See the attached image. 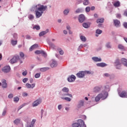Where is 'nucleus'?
Returning a JSON list of instances; mask_svg holds the SVG:
<instances>
[{"label":"nucleus","mask_w":127,"mask_h":127,"mask_svg":"<svg viewBox=\"0 0 127 127\" xmlns=\"http://www.w3.org/2000/svg\"><path fill=\"white\" fill-rule=\"evenodd\" d=\"M34 9H36L35 11L36 17H37V18H39V17H40L43 14V11H45V10L47 9V6L38 4L33 6L31 9V11H32L34 10Z\"/></svg>","instance_id":"f257e3e1"},{"label":"nucleus","mask_w":127,"mask_h":127,"mask_svg":"<svg viewBox=\"0 0 127 127\" xmlns=\"http://www.w3.org/2000/svg\"><path fill=\"white\" fill-rule=\"evenodd\" d=\"M107 97L108 93L104 92L103 93H100L95 97V102H99L101 99H102V100H105V99H107Z\"/></svg>","instance_id":"f03ea898"},{"label":"nucleus","mask_w":127,"mask_h":127,"mask_svg":"<svg viewBox=\"0 0 127 127\" xmlns=\"http://www.w3.org/2000/svg\"><path fill=\"white\" fill-rule=\"evenodd\" d=\"M19 59V56H15L13 57L12 59H11L9 61L11 64H14V63H16L17 62V60Z\"/></svg>","instance_id":"7ed1b4c3"},{"label":"nucleus","mask_w":127,"mask_h":127,"mask_svg":"<svg viewBox=\"0 0 127 127\" xmlns=\"http://www.w3.org/2000/svg\"><path fill=\"white\" fill-rule=\"evenodd\" d=\"M42 102V100L41 99L39 98L38 99H37L36 101H35L32 106V107H37L38 105H40L41 104V102Z\"/></svg>","instance_id":"20e7f679"},{"label":"nucleus","mask_w":127,"mask_h":127,"mask_svg":"<svg viewBox=\"0 0 127 127\" xmlns=\"http://www.w3.org/2000/svg\"><path fill=\"white\" fill-rule=\"evenodd\" d=\"M119 95L121 98H127V90H123L119 92Z\"/></svg>","instance_id":"39448f33"},{"label":"nucleus","mask_w":127,"mask_h":127,"mask_svg":"<svg viewBox=\"0 0 127 127\" xmlns=\"http://www.w3.org/2000/svg\"><path fill=\"white\" fill-rule=\"evenodd\" d=\"M2 71L4 73H8L10 71V66H5L2 68Z\"/></svg>","instance_id":"423d86ee"},{"label":"nucleus","mask_w":127,"mask_h":127,"mask_svg":"<svg viewBox=\"0 0 127 127\" xmlns=\"http://www.w3.org/2000/svg\"><path fill=\"white\" fill-rule=\"evenodd\" d=\"M115 26L116 27H120L121 26V22L118 19H114L113 20Z\"/></svg>","instance_id":"0eeeda50"},{"label":"nucleus","mask_w":127,"mask_h":127,"mask_svg":"<svg viewBox=\"0 0 127 127\" xmlns=\"http://www.w3.org/2000/svg\"><path fill=\"white\" fill-rule=\"evenodd\" d=\"M76 76L78 78H83L85 76V72L80 71L76 74Z\"/></svg>","instance_id":"6e6552de"},{"label":"nucleus","mask_w":127,"mask_h":127,"mask_svg":"<svg viewBox=\"0 0 127 127\" xmlns=\"http://www.w3.org/2000/svg\"><path fill=\"white\" fill-rule=\"evenodd\" d=\"M78 123L80 127H86L84 121L81 119L78 120Z\"/></svg>","instance_id":"1a4fd4ad"},{"label":"nucleus","mask_w":127,"mask_h":127,"mask_svg":"<svg viewBox=\"0 0 127 127\" xmlns=\"http://www.w3.org/2000/svg\"><path fill=\"white\" fill-rule=\"evenodd\" d=\"M76 80V76L74 75H71L69 77L67 78L68 82H74Z\"/></svg>","instance_id":"9d476101"},{"label":"nucleus","mask_w":127,"mask_h":127,"mask_svg":"<svg viewBox=\"0 0 127 127\" xmlns=\"http://www.w3.org/2000/svg\"><path fill=\"white\" fill-rule=\"evenodd\" d=\"M35 54H43V55L44 56V57H46L47 56V55L46 53H45L43 51H36L35 52Z\"/></svg>","instance_id":"9b49d317"},{"label":"nucleus","mask_w":127,"mask_h":127,"mask_svg":"<svg viewBox=\"0 0 127 127\" xmlns=\"http://www.w3.org/2000/svg\"><path fill=\"white\" fill-rule=\"evenodd\" d=\"M26 87L28 89H33V88H34V87H35V83H33L32 84H30L28 83H27L26 84Z\"/></svg>","instance_id":"f8f14e48"},{"label":"nucleus","mask_w":127,"mask_h":127,"mask_svg":"<svg viewBox=\"0 0 127 127\" xmlns=\"http://www.w3.org/2000/svg\"><path fill=\"white\" fill-rule=\"evenodd\" d=\"M78 20L79 22L82 23V22H84L85 20V16H84L83 14H80L79 16Z\"/></svg>","instance_id":"ddd939ff"},{"label":"nucleus","mask_w":127,"mask_h":127,"mask_svg":"<svg viewBox=\"0 0 127 127\" xmlns=\"http://www.w3.org/2000/svg\"><path fill=\"white\" fill-rule=\"evenodd\" d=\"M2 88H7V83H6V80L5 79H2Z\"/></svg>","instance_id":"4468645a"},{"label":"nucleus","mask_w":127,"mask_h":127,"mask_svg":"<svg viewBox=\"0 0 127 127\" xmlns=\"http://www.w3.org/2000/svg\"><path fill=\"white\" fill-rule=\"evenodd\" d=\"M92 60L94 61V62H101L102 61L101 58H99L97 57H94L92 58Z\"/></svg>","instance_id":"2eb2a0df"},{"label":"nucleus","mask_w":127,"mask_h":127,"mask_svg":"<svg viewBox=\"0 0 127 127\" xmlns=\"http://www.w3.org/2000/svg\"><path fill=\"white\" fill-rule=\"evenodd\" d=\"M121 62L122 64H124V66L127 67V59L122 58L121 59Z\"/></svg>","instance_id":"dca6fc26"},{"label":"nucleus","mask_w":127,"mask_h":127,"mask_svg":"<svg viewBox=\"0 0 127 127\" xmlns=\"http://www.w3.org/2000/svg\"><path fill=\"white\" fill-rule=\"evenodd\" d=\"M97 66H98V67H106V66H107V64L106 63H98L97 64Z\"/></svg>","instance_id":"f3484780"},{"label":"nucleus","mask_w":127,"mask_h":127,"mask_svg":"<svg viewBox=\"0 0 127 127\" xmlns=\"http://www.w3.org/2000/svg\"><path fill=\"white\" fill-rule=\"evenodd\" d=\"M100 91H101V87L99 86H96L93 89V92L95 93H98V92H100Z\"/></svg>","instance_id":"a211bd4d"},{"label":"nucleus","mask_w":127,"mask_h":127,"mask_svg":"<svg viewBox=\"0 0 127 127\" xmlns=\"http://www.w3.org/2000/svg\"><path fill=\"white\" fill-rule=\"evenodd\" d=\"M36 122V120L33 119L31 122V124L30 125H27L26 127H33L34 126V124H35Z\"/></svg>","instance_id":"6ab92c4d"},{"label":"nucleus","mask_w":127,"mask_h":127,"mask_svg":"<svg viewBox=\"0 0 127 127\" xmlns=\"http://www.w3.org/2000/svg\"><path fill=\"white\" fill-rule=\"evenodd\" d=\"M49 31V30L47 29L46 31L41 32L39 33V36H43V35H45V34H46V33H48Z\"/></svg>","instance_id":"aec40b11"},{"label":"nucleus","mask_w":127,"mask_h":127,"mask_svg":"<svg viewBox=\"0 0 127 127\" xmlns=\"http://www.w3.org/2000/svg\"><path fill=\"white\" fill-rule=\"evenodd\" d=\"M38 47V45L34 44L30 48L29 50L30 51H32L33 49H35V48H37Z\"/></svg>","instance_id":"412c9836"},{"label":"nucleus","mask_w":127,"mask_h":127,"mask_svg":"<svg viewBox=\"0 0 127 127\" xmlns=\"http://www.w3.org/2000/svg\"><path fill=\"white\" fill-rule=\"evenodd\" d=\"M56 66H57V63H56V62L55 61H53L51 64V66L52 68H54V67H56Z\"/></svg>","instance_id":"4be33fe9"},{"label":"nucleus","mask_w":127,"mask_h":127,"mask_svg":"<svg viewBox=\"0 0 127 127\" xmlns=\"http://www.w3.org/2000/svg\"><path fill=\"white\" fill-rule=\"evenodd\" d=\"M104 19L103 18H99L96 20V22L97 23H103L104 22Z\"/></svg>","instance_id":"5701e85b"},{"label":"nucleus","mask_w":127,"mask_h":127,"mask_svg":"<svg viewBox=\"0 0 127 127\" xmlns=\"http://www.w3.org/2000/svg\"><path fill=\"white\" fill-rule=\"evenodd\" d=\"M114 5L115 7H119V6H120L121 5V3L120 1H117L114 3Z\"/></svg>","instance_id":"b1692460"},{"label":"nucleus","mask_w":127,"mask_h":127,"mask_svg":"<svg viewBox=\"0 0 127 127\" xmlns=\"http://www.w3.org/2000/svg\"><path fill=\"white\" fill-rule=\"evenodd\" d=\"M82 26H83L84 28H89V27H90V24H88L87 23H84L82 24Z\"/></svg>","instance_id":"393cba45"},{"label":"nucleus","mask_w":127,"mask_h":127,"mask_svg":"<svg viewBox=\"0 0 127 127\" xmlns=\"http://www.w3.org/2000/svg\"><path fill=\"white\" fill-rule=\"evenodd\" d=\"M49 45H50V47H51V48H53V49H55V45H54V44L50 42L49 43Z\"/></svg>","instance_id":"a878e982"},{"label":"nucleus","mask_w":127,"mask_h":127,"mask_svg":"<svg viewBox=\"0 0 127 127\" xmlns=\"http://www.w3.org/2000/svg\"><path fill=\"white\" fill-rule=\"evenodd\" d=\"M58 51H59V52L61 55H63L64 54V51H63V50H62V49H61V48H58Z\"/></svg>","instance_id":"bb28decb"},{"label":"nucleus","mask_w":127,"mask_h":127,"mask_svg":"<svg viewBox=\"0 0 127 127\" xmlns=\"http://www.w3.org/2000/svg\"><path fill=\"white\" fill-rule=\"evenodd\" d=\"M47 70H49V67H43L40 69L42 72H45V71H47Z\"/></svg>","instance_id":"cd10ccee"},{"label":"nucleus","mask_w":127,"mask_h":127,"mask_svg":"<svg viewBox=\"0 0 127 127\" xmlns=\"http://www.w3.org/2000/svg\"><path fill=\"white\" fill-rule=\"evenodd\" d=\"M62 99L63 100H65V101H67V102H71V98L69 97H62Z\"/></svg>","instance_id":"c85d7f7f"},{"label":"nucleus","mask_w":127,"mask_h":127,"mask_svg":"<svg viewBox=\"0 0 127 127\" xmlns=\"http://www.w3.org/2000/svg\"><path fill=\"white\" fill-rule=\"evenodd\" d=\"M63 92L68 93V92H69V89L67 87H64L63 88Z\"/></svg>","instance_id":"c756f323"},{"label":"nucleus","mask_w":127,"mask_h":127,"mask_svg":"<svg viewBox=\"0 0 127 127\" xmlns=\"http://www.w3.org/2000/svg\"><path fill=\"white\" fill-rule=\"evenodd\" d=\"M115 65L118 66V65H121V63L120 62V60L119 59L116 60L115 63Z\"/></svg>","instance_id":"7c9ffc66"},{"label":"nucleus","mask_w":127,"mask_h":127,"mask_svg":"<svg viewBox=\"0 0 127 127\" xmlns=\"http://www.w3.org/2000/svg\"><path fill=\"white\" fill-rule=\"evenodd\" d=\"M11 43L13 46L16 45L17 44V41H14L13 40H12L11 41Z\"/></svg>","instance_id":"2f4dec72"},{"label":"nucleus","mask_w":127,"mask_h":127,"mask_svg":"<svg viewBox=\"0 0 127 127\" xmlns=\"http://www.w3.org/2000/svg\"><path fill=\"white\" fill-rule=\"evenodd\" d=\"M19 123H20V120L19 119H16L14 121V123L15 124V125H18Z\"/></svg>","instance_id":"473e14b6"},{"label":"nucleus","mask_w":127,"mask_h":127,"mask_svg":"<svg viewBox=\"0 0 127 127\" xmlns=\"http://www.w3.org/2000/svg\"><path fill=\"white\" fill-rule=\"evenodd\" d=\"M84 2H83L84 5H88L89 4V0H83Z\"/></svg>","instance_id":"72a5a7b5"},{"label":"nucleus","mask_w":127,"mask_h":127,"mask_svg":"<svg viewBox=\"0 0 127 127\" xmlns=\"http://www.w3.org/2000/svg\"><path fill=\"white\" fill-rule=\"evenodd\" d=\"M102 32H103V31H102L100 29H97L96 31V33H97V34H101L102 33Z\"/></svg>","instance_id":"f704fd0d"},{"label":"nucleus","mask_w":127,"mask_h":127,"mask_svg":"<svg viewBox=\"0 0 127 127\" xmlns=\"http://www.w3.org/2000/svg\"><path fill=\"white\" fill-rule=\"evenodd\" d=\"M79 125L78 123H75L72 125V127H79Z\"/></svg>","instance_id":"c9c22d12"},{"label":"nucleus","mask_w":127,"mask_h":127,"mask_svg":"<svg viewBox=\"0 0 127 127\" xmlns=\"http://www.w3.org/2000/svg\"><path fill=\"white\" fill-rule=\"evenodd\" d=\"M13 100H14V102L15 103H17V102H18V101H19V98H18V97H14Z\"/></svg>","instance_id":"e433bc0d"},{"label":"nucleus","mask_w":127,"mask_h":127,"mask_svg":"<svg viewBox=\"0 0 127 127\" xmlns=\"http://www.w3.org/2000/svg\"><path fill=\"white\" fill-rule=\"evenodd\" d=\"M80 39L81 40H82V41H86V37H85L84 36H80Z\"/></svg>","instance_id":"4c0bfd02"},{"label":"nucleus","mask_w":127,"mask_h":127,"mask_svg":"<svg viewBox=\"0 0 127 127\" xmlns=\"http://www.w3.org/2000/svg\"><path fill=\"white\" fill-rule=\"evenodd\" d=\"M62 96H68V97H70V98H72V95L70 94H65V93H63L62 94Z\"/></svg>","instance_id":"58836bf2"},{"label":"nucleus","mask_w":127,"mask_h":127,"mask_svg":"<svg viewBox=\"0 0 127 127\" xmlns=\"http://www.w3.org/2000/svg\"><path fill=\"white\" fill-rule=\"evenodd\" d=\"M36 29L37 30H39L40 29V26L38 25H36L34 27H33V29Z\"/></svg>","instance_id":"ea45409f"},{"label":"nucleus","mask_w":127,"mask_h":127,"mask_svg":"<svg viewBox=\"0 0 127 127\" xmlns=\"http://www.w3.org/2000/svg\"><path fill=\"white\" fill-rule=\"evenodd\" d=\"M64 14H65V15H67V14L68 13H69V10H68V9H65V10H64Z\"/></svg>","instance_id":"a19ab883"},{"label":"nucleus","mask_w":127,"mask_h":127,"mask_svg":"<svg viewBox=\"0 0 127 127\" xmlns=\"http://www.w3.org/2000/svg\"><path fill=\"white\" fill-rule=\"evenodd\" d=\"M28 18L29 19H33V18H34V16H33V15H32V14H30L28 16Z\"/></svg>","instance_id":"79ce46f5"},{"label":"nucleus","mask_w":127,"mask_h":127,"mask_svg":"<svg viewBox=\"0 0 127 127\" xmlns=\"http://www.w3.org/2000/svg\"><path fill=\"white\" fill-rule=\"evenodd\" d=\"M85 10L86 12H89L90 10H91V8L90 7H86L85 8Z\"/></svg>","instance_id":"37998d69"},{"label":"nucleus","mask_w":127,"mask_h":127,"mask_svg":"<svg viewBox=\"0 0 127 127\" xmlns=\"http://www.w3.org/2000/svg\"><path fill=\"white\" fill-rule=\"evenodd\" d=\"M106 46L107 48H112V47L111 46V44H110V43H107Z\"/></svg>","instance_id":"c03bdc74"},{"label":"nucleus","mask_w":127,"mask_h":127,"mask_svg":"<svg viewBox=\"0 0 127 127\" xmlns=\"http://www.w3.org/2000/svg\"><path fill=\"white\" fill-rule=\"evenodd\" d=\"M8 98L9 99H12V98H13V94H12L11 93L9 94L8 96Z\"/></svg>","instance_id":"a18cd8bd"},{"label":"nucleus","mask_w":127,"mask_h":127,"mask_svg":"<svg viewBox=\"0 0 127 127\" xmlns=\"http://www.w3.org/2000/svg\"><path fill=\"white\" fill-rule=\"evenodd\" d=\"M118 48L119 49H124V46H123V45H118Z\"/></svg>","instance_id":"49530a36"},{"label":"nucleus","mask_w":127,"mask_h":127,"mask_svg":"<svg viewBox=\"0 0 127 127\" xmlns=\"http://www.w3.org/2000/svg\"><path fill=\"white\" fill-rule=\"evenodd\" d=\"M116 17L117 18H121L122 17V15H121V14L118 13L116 14Z\"/></svg>","instance_id":"de8ad7c7"},{"label":"nucleus","mask_w":127,"mask_h":127,"mask_svg":"<svg viewBox=\"0 0 127 127\" xmlns=\"http://www.w3.org/2000/svg\"><path fill=\"white\" fill-rule=\"evenodd\" d=\"M79 106H80V107H82V106H84V101H80V103H79Z\"/></svg>","instance_id":"09e8293b"},{"label":"nucleus","mask_w":127,"mask_h":127,"mask_svg":"<svg viewBox=\"0 0 127 127\" xmlns=\"http://www.w3.org/2000/svg\"><path fill=\"white\" fill-rule=\"evenodd\" d=\"M26 75H27V71L25 70L22 72L23 76H26Z\"/></svg>","instance_id":"8fccbe9b"},{"label":"nucleus","mask_w":127,"mask_h":127,"mask_svg":"<svg viewBox=\"0 0 127 127\" xmlns=\"http://www.w3.org/2000/svg\"><path fill=\"white\" fill-rule=\"evenodd\" d=\"M27 81H28V78H24L23 79V83H26V82H27Z\"/></svg>","instance_id":"3c124183"},{"label":"nucleus","mask_w":127,"mask_h":127,"mask_svg":"<svg viewBox=\"0 0 127 127\" xmlns=\"http://www.w3.org/2000/svg\"><path fill=\"white\" fill-rule=\"evenodd\" d=\"M40 77V73H37L35 75V78H39Z\"/></svg>","instance_id":"603ef678"},{"label":"nucleus","mask_w":127,"mask_h":127,"mask_svg":"<svg viewBox=\"0 0 127 127\" xmlns=\"http://www.w3.org/2000/svg\"><path fill=\"white\" fill-rule=\"evenodd\" d=\"M20 56L22 58H23V57H24V54L22 52L20 53Z\"/></svg>","instance_id":"864d4df0"},{"label":"nucleus","mask_w":127,"mask_h":127,"mask_svg":"<svg viewBox=\"0 0 127 127\" xmlns=\"http://www.w3.org/2000/svg\"><path fill=\"white\" fill-rule=\"evenodd\" d=\"M123 25L125 28H127V23L124 22L123 24Z\"/></svg>","instance_id":"5fc2aeb1"},{"label":"nucleus","mask_w":127,"mask_h":127,"mask_svg":"<svg viewBox=\"0 0 127 127\" xmlns=\"http://www.w3.org/2000/svg\"><path fill=\"white\" fill-rule=\"evenodd\" d=\"M6 114V110H4L2 112V116H5V115Z\"/></svg>","instance_id":"6e6d98bb"},{"label":"nucleus","mask_w":127,"mask_h":127,"mask_svg":"<svg viewBox=\"0 0 127 127\" xmlns=\"http://www.w3.org/2000/svg\"><path fill=\"white\" fill-rule=\"evenodd\" d=\"M83 72H84V75L85 74H91V72H90V71H85Z\"/></svg>","instance_id":"4d7b16f0"},{"label":"nucleus","mask_w":127,"mask_h":127,"mask_svg":"<svg viewBox=\"0 0 127 127\" xmlns=\"http://www.w3.org/2000/svg\"><path fill=\"white\" fill-rule=\"evenodd\" d=\"M76 13H79L81 12V9H77L76 10Z\"/></svg>","instance_id":"13d9d810"},{"label":"nucleus","mask_w":127,"mask_h":127,"mask_svg":"<svg viewBox=\"0 0 127 127\" xmlns=\"http://www.w3.org/2000/svg\"><path fill=\"white\" fill-rule=\"evenodd\" d=\"M27 95H28V94H27V93H26V92H24V93H23V96L24 97H27Z\"/></svg>","instance_id":"bf43d9fd"},{"label":"nucleus","mask_w":127,"mask_h":127,"mask_svg":"<svg viewBox=\"0 0 127 127\" xmlns=\"http://www.w3.org/2000/svg\"><path fill=\"white\" fill-rule=\"evenodd\" d=\"M104 76H105V77H110V74H109V73H105L104 74Z\"/></svg>","instance_id":"052dcab7"},{"label":"nucleus","mask_w":127,"mask_h":127,"mask_svg":"<svg viewBox=\"0 0 127 127\" xmlns=\"http://www.w3.org/2000/svg\"><path fill=\"white\" fill-rule=\"evenodd\" d=\"M58 109L59 110H61V109H62V105H59V106H58Z\"/></svg>","instance_id":"680f3d73"},{"label":"nucleus","mask_w":127,"mask_h":127,"mask_svg":"<svg viewBox=\"0 0 127 127\" xmlns=\"http://www.w3.org/2000/svg\"><path fill=\"white\" fill-rule=\"evenodd\" d=\"M66 28L67 30H70V29H71V27H70V26H67Z\"/></svg>","instance_id":"e2e57ef3"},{"label":"nucleus","mask_w":127,"mask_h":127,"mask_svg":"<svg viewBox=\"0 0 127 127\" xmlns=\"http://www.w3.org/2000/svg\"><path fill=\"white\" fill-rule=\"evenodd\" d=\"M91 10H94L95 9V6H93L90 8Z\"/></svg>","instance_id":"0e129e2a"},{"label":"nucleus","mask_w":127,"mask_h":127,"mask_svg":"<svg viewBox=\"0 0 127 127\" xmlns=\"http://www.w3.org/2000/svg\"><path fill=\"white\" fill-rule=\"evenodd\" d=\"M30 83H33V79L32 78L30 79Z\"/></svg>","instance_id":"69168bd1"},{"label":"nucleus","mask_w":127,"mask_h":127,"mask_svg":"<svg viewBox=\"0 0 127 127\" xmlns=\"http://www.w3.org/2000/svg\"><path fill=\"white\" fill-rule=\"evenodd\" d=\"M64 34H67V33H68V32H67V31L66 30H64Z\"/></svg>","instance_id":"338daca9"},{"label":"nucleus","mask_w":127,"mask_h":127,"mask_svg":"<svg viewBox=\"0 0 127 127\" xmlns=\"http://www.w3.org/2000/svg\"><path fill=\"white\" fill-rule=\"evenodd\" d=\"M124 15L126 16H127V11H125L124 12Z\"/></svg>","instance_id":"774afa93"}]
</instances>
